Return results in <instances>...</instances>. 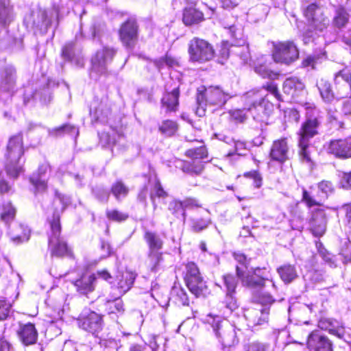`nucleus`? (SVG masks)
I'll list each match as a JSON object with an SVG mask.
<instances>
[{"instance_id":"obj_1","label":"nucleus","mask_w":351,"mask_h":351,"mask_svg":"<svg viewBox=\"0 0 351 351\" xmlns=\"http://www.w3.org/2000/svg\"><path fill=\"white\" fill-rule=\"evenodd\" d=\"M231 97L229 93H226L218 86L202 85L197 88V113L199 116L204 115L207 106L221 108Z\"/></svg>"},{"instance_id":"obj_2","label":"nucleus","mask_w":351,"mask_h":351,"mask_svg":"<svg viewBox=\"0 0 351 351\" xmlns=\"http://www.w3.org/2000/svg\"><path fill=\"white\" fill-rule=\"evenodd\" d=\"M308 29L303 32L304 38H310L314 32H322L329 25V19L323 7L317 2L311 3L302 9Z\"/></svg>"},{"instance_id":"obj_3","label":"nucleus","mask_w":351,"mask_h":351,"mask_svg":"<svg viewBox=\"0 0 351 351\" xmlns=\"http://www.w3.org/2000/svg\"><path fill=\"white\" fill-rule=\"evenodd\" d=\"M182 278L189 291L197 298H206L210 290L197 264L187 261L183 264Z\"/></svg>"},{"instance_id":"obj_4","label":"nucleus","mask_w":351,"mask_h":351,"mask_svg":"<svg viewBox=\"0 0 351 351\" xmlns=\"http://www.w3.org/2000/svg\"><path fill=\"white\" fill-rule=\"evenodd\" d=\"M140 26L135 16H129L120 25L117 35L121 45L126 49L133 50L138 43Z\"/></svg>"},{"instance_id":"obj_5","label":"nucleus","mask_w":351,"mask_h":351,"mask_svg":"<svg viewBox=\"0 0 351 351\" xmlns=\"http://www.w3.org/2000/svg\"><path fill=\"white\" fill-rule=\"evenodd\" d=\"M272 46L271 57L276 63L290 65L299 58V49L292 40L273 42Z\"/></svg>"},{"instance_id":"obj_6","label":"nucleus","mask_w":351,"mask_h":351,"mask_svg":"<svg viewBox=\"0 0 351 351\" xmlns=\"http://www.w3.org/2000/svg\"><path fill=\"white\" fill-rule=\"evenodd\" d=\"M188 53L191 62L199 63L211 60L215 54L212 44L199 37H193L189 41Z\"/></svg>"},{"instance_id":"obj_7","label":"nucleus","mask_w":351,"mask_h":351,"mask_svg":"<svg viewBox=\"0 0 351 351\" xmlns=\"http://www.w3.org/2000/svg\"><path fill=\"white\" fill-rule=\"evenodd\" d=\"M322 123L323 118L319 112L311 109L306 112L304 119L297 132L298 138L310 141L320 134Z\"/></svg>"},{"instance_id":"obj_8","label":"nucleus","mask_w":351,"mask_h":351,"mask_svg":"<svg viewBox=\"0 0 351 351\" xmlns=\"http://www.w3.org/2000/svg\"><path fill=\"white\" fill-rule=\"evenodd\" d=\"M117 53V50L111 47L104 46L97 50L91 57V71L96 73L98 77L106 75L108 70L106 64L112 61Z\"/></svg>"},{"instance_id":"obj_9","label":"nucleus","mask_w":351,"mask_h":351,"mask_svg":"<svg viewBox=\"0 0 351 351\" xmlns=\"http://www.w3.org/2000/svg\"><path fill=\"white\" fill-rule=\"evenodd\" d=\"M291 145L288 137L282 136L272 141L269 157L271 161L284 164L290 159Z\"/></svg>"},{"instance_id":"obj_10","label":"nucleus","mask_w":351,"mask_h":351,"mask_svg":"<svg viewBox=\"0 0 351 351\" xmlns=\"http://www.w3.org/2000/svg\"><path fill=\"white\" fill-rule=\"evenodd\" d=\"M77 320L80 328L95 336L103 328L102 315L93 311L81 313Z\"/></svg>"},{"instance_id":"obj_11","label":"nucleus","mask_w":351,"mask_h":351,"mask_svg":"<svg viewBox=\"0 0 351 351\" xmlns=\"http://www.w3.org/2000/svg\"><path fill=\"white\" fill-rule=\"evenodd\" d=\"M16 335L22 346L29 347L36 344L39 333L34 323L30 322L23 323L19 322H18Z\"/></svg>"},{"instance_id":"obj_12","label":"nucleus","mask_w":351,"mask_h":351,"mask_svg":"<svg viewBox=\"0 0 351 351\" xmlns=\"http://www.w3.org/2000/svg\"><path fill=\"white\" fill-rule=\"evenodd\" d=\"M238 277L232 274H226L223 275L222 279L226 287V295L223 303L226 308L231 311H234L238 308V300L236 296L237 287L238 285Z\"/></svg>"},{"instance_id":"obj_13","label":"nucleus","mask_w":351,"mask_h":351,"mask_svg":"<svg viewBox=\"0 0 351 351\" xmlns=\"http://www.w3.org/2000/svg\"><path fill=\"white\" fill-rule=\"evenodd\" d=\"M57 197L59 199V200L62 202V206L60 210L55 208L53 210L52 214L48 216L47 219V221L50 227V231L47 233V239L61 236V215L69 204L66 201L64 202V195L58 194L57 195Z\"/></svg>"},{"instance_id":"obj_14","label":"nucleus","mask_w":351,"mask_h":351,"mask_svg":"<svg viewBox=\"0 0 351 351\" xmlns=\"http://www.w3.org/2000/svg\"><path fill=\"white\" fill-rule=\"evenodd\" d=\"M328 153L339 159L351 158V139L349 138L330 140L327 145Z\"/></svg>"},{"instance_id":"obj_15","label":"nucleus","mask_w":351,"mask_h":351,"mask_svg":"<svg viewBox=\"0 0 351 351\" xmlns=\"http://www.w3.org/2000/svg\"><path fill=\"white\" fill-rule=\"evenodd\" d=\"M97 276L95 273L83 272L77 279L72 281L76 291L80 295L88 297L95 289Z\"/></svg>"},{"instance_id":"obj_16","label":"nucleus","mask_w":351,"mask_h":351,"mask_svg":"<svg viewBox=\"0 0 351 351\" xmlns=\"http://www.w3.org/2000/svg\"><path fill=\"white\" fill-rule=\"evenodd\" d=\"M306 346L310 351H333L330 340L317 330L308 335Z\"/></svg>"},{"instance_id":"obj_17","label":"nucleus","mask_w":351,"mask_h":351,"mask_svg":"<svg viewBox=\"0 0 351 351\" xmlns=\"http://www.w3.org/2000/svg\"><path fill=\"white\" fill-rule=\"evenodd\" d=\"M176 167L179 169L184 174L197 177L200 176L205 170L206 161H200L193 159H180L176 160Z\"/></svg>"},{"instance_id":"obj_18","label":"nucleus","mask_w":351,"mask_h":351,"mask_svg":"<svg viewBox=\"0 0 351 351\" xmlns=\"http://www.w3.org/2000/svg\"><path fill=\"white\" fill-rule=\"evenodd\" d=\"M219 342L223 348H230L238 342L237 332L234 326L228 322L221 324L219 329L215 332Z\"/></svg>"},{"instance_id":"obj_19","label":"nucleus","mask_w":351,"mask_h":351,"mask_svg":"<svg viewBox=\"0 0 351 351\" xmlns=\"http://www.w3.org/2000/svg\"><path fill=\"white\" fill-rule=\"evenodd\" d=\"M47 242L51 256L57 258L74 256L71 248L61 236L47 239Z\"/></svg>"},{"instance_id":"obj_20","label":"nucleus","mask_w":351,"mask_h":351,"mask_svg":"<svg viewBox=\"0 0 351 351\" xmlns=\"http://www.w3.org/2000/svg\"><path fill=\"white\" fill-rule=\"evenodd\" d=\"M272 62L271 60L267 57L262 56L257 58L254 66V70L256 74L263 79L277 80L281 75L280 72L271 69L270 66Z\"/></svg>"},{"instance_id":"obj_21","label":"nucleus","mask_w":351,"mask_h":351,"mask_svg":"<svg viewBox=\"0 0 351 351\" xmlns=\"http://www.w3.org/2000/svg\"><path fill=\"white\" fill-rule=\"evenodd\" d=\"M311 232L315 237H322L326 230V215L324 209L317 208L313 211L310 221Z\"/></svg>"},{"instance_id":"obj_22","label":"nucleus","mask_w":351,"mask_h":351,"mask_svg":"<svg viewBox=\"0 0 351 351\" xmlns=\"http://www.w3.org/2000/svg\"><path fill=\"white\" fill-rule=\"evenodd\" d=\"M268 106L269 101L265 97H261L258 100L252 102L246 110L250 112L255 121L266 123L269 114Z\"/></svg>"},{"instance_id":"obj_23","label":"nucleus","mask_w":351,"mask_h":351,"mask_svg":"<svg viewBox=\"0 0 351 351\" xmlns=\"http://www.w3.org/2000/svg\"><path fill=\"white\" fill-rule=\"evenodd\" d=\"M282 91L296 100L305 91V85L296 77H287L282 84Z\"/></svg>"},{"instance_id":"obj_24","label":"nucleus","mask_w":351,"mask_h":351,"mask_svg":"<svg viewBox=\"0 0 351 351\" xmlns=\"http://www.w3.org/2000/svg\"><path fill=\"white\" fill-rule=\"evenodd\" d=\"M180 95V87L177 86L171 91H165L160 99L162 108L166 112H175L179 107V98Z\"/></svg>"},{"instance_id":"obj_25","label":"nucleus","mask_w":351,"mask_h":351,"mask_svg":"<svg viewBox=\"0 0 351 351\" xmlns=\"http://www.w3.org/2000/svg\"><path fill=\"white\" fill-rule=\"evenodd\" d=\"M318 327L339 339L343 338L345 335L343 324L333 318L321 317L318 321Z\"/></svg>"},{"instance_id":"obj_26","label":"nucleus","mask_w":351,"mask_h":351,"mask_svg":"<svg viewBox=\"0 0 351 351\" xmlns=\"http://www.w3.org/2000/svg\"><path fill=\"white\" fill-rule=\"evenodd\" d=\"M335 84L337 95H347L348 90H351V71L345 67L338 71L335 75Z\"/></svg>"},{"instance_id":"obj_27","label":"nucleus","mask_w":351,"mask_h":351,"mask_svg":"<svg viewBox=\"0 0 351 351\" xmlns=\"http://www.w3.org/2000/svg\"><path fill=\"white\" fill-rule=\"evenodd\" d=\"M237 276L242 284L248 288H262L265 285L266 278L256 275H245L244 271L237 265L235 267Z\"/></svg>"},{"instance_id":"obj_28","label":"nucleus","mask_w":351,"mask_h":351,"mask_svg":"<svg viewBox=\"0 0 351 351\" xmlns=\"http://www.w3.org/2000/svg\"><path fill=\"white\" fill-rule=\"evenodd\" d=\"M350 16L348 10L343 5H339L334 10L332 19V27L335 29L341 30L350 23Z\"/></svg>"},{"instance_id":"obj_29","label":"nucleus","mask_w":351,"mask_h":351,"mask_svg":"<svg viewBox=\"0 0 351 351\" xmlns=\"http://www.w3.org/2000/svg\"><path fill=\"white\" fill-rule=\"evenodd\" d=\"M24 154L22 138L11 137L8 143L5 158L21 159Z\"/></svg>"},{"instance_id":"obj_30","label":"nucleus","mask_w":351,"mask_h":351,"mask_svg":"<svg viewBox=\"0 0 351 351\" xmlns=\"http://www.w3.org/2000/svg\"><path fill=\"white\" fill-rule=\"evenodd\" d=\"M204 21V13L194 7H187L182 12V22L186 26H192Z\"/></svg>"},{"instance_id":"obj_31","label":"nucleus","mask_w":351,"mask_h":351,"mask_svg":"<svg viewBox=\"0 0 351 351\" xmlns=\"http://www.w3.org/2000/svg\"><path fill=\"white\" fill-rule=\"evenodd\" d=\"M136 277V274L135 273L128 270H125L121 274L120 278L118 279L117 286L119 293L118 298L123 295L132 288Z\"/></svg>"},{"instance_id":"obj_32","label":"nucleus","mask_w":351,"mask_h":351,"mask_svg":"<svg viewBox=\"0 0 351 351\" xmlns=\"http://www.w3.org/2000/svg\"><path fill=\"white\" fill-rule=\"evenodd\" d=\"M317 86L319 89L322 98L326 102H331L336 97H344L343 93H341V95H337V93H335L332 88L330 83L324 78H321L317 81Z\"/></svg>"},{"instance_id":"obj_33","label":"nucleus","mask_w":351,"mask_h":351,"mask_svg":"<svg viewBox=\"0 0 351 351\" xmlns=\"http://www.w3.org/2000/svg\"><path fill=\"white\" fill-rule=\"evenodd\" d=\"M16 208L11 201L3 202L0 205V220L10 226L16 218Z\"/></svg>"},{"instance_id":"obj_34","label":"nucleus","mask_w":351,"mask_h":351,"mask_svg":"<svg viewBox=\"0 0 351 351\" xmlns=\"http://www.w3.org/2000/svg\"><path fill=\"white\" fill-rule=\"evenodd\" d=\"M143 239L147 246L148 251L162 250L163 248L164 241L156 231L146 230L143 234Z\"/></svg>"},{"instance_id":"obj_35","label":"nucleus","mask_w":351,"mask_h":351,"mask_svg":"<svg viewBox=\"0 0 351 351\" xmlns=\"http://www.w3.org/2000/svg\"><path fill=\"white\" fill-rule=\"evenodd\" d=\"M210 224L211 219L206 214L195 216L190 219V230L193 233L199 234L206 230Z\"/></svg>"},{"instance_id":"obj_36","label":"nucleus","mask_w":351,"mask_h":351,"mask_svg":"<svg viewBox=\"0 0 351 351\" xmlns=\"http://www.w3.org/2000/svg\"><path fill=\"white\" fill-rule=\"evenodd\" d=\"M4 170L8 177L16 180L24 171L23 165H20V159L5 158Z\"/></svg>"},{"instance_id":"obj_37","label":"nucleus","mask_w":351,"mask_h":351,"mask_svg":"<svg viewBox=\"0 0 351 351\" xmlns=\"http://www.w3.org/2000/svg\"><path fill=\"white\" fill-rule=\"evenodd\" d=\"M202 145L197 147H190L185 150L184 155L189 159L198 160L200 161H205L208 160L209 153L207 147L200 142Z\"/></svg>"},{"instance_id":"obj_38","label":"nucleus","mask_w":351,"mask_h":351,"mask_svg":"<svg viewBox=\"0 0 351 351\" xmlns=\"http://www.w3.org/2000/svg\"><path fill=\"white\" fill-rule=\"evenodd\" d=\"M164 262V252L162 250H150L147 254V265L152 271L156 272Z\"/></svg>"},{"instance_id":"obj_39","label":"nucleus","mask_w":351,"mask_h":351,"mask_svg":"<svg viewBox=\"0 0 351 351\" xmlns=\"http://www.w3.org/2000/svg\"><path fill=\"white\" fill-rule=\"evenodd\" d=\"M110 192L117 202H120L128 196L130 188L122 180L119 179L112 184Z\"/></svg>"},{"instance_id":"obj_40","label":"nucleus","mask_w":351,"mask_h":351,"mask_svg":"<svg viewBox=\"0 0 351 351\" xmlns=\"http://www.w3.org/2000/svg\"><path fill=\"white\" fill-rule=\"evenodd\" d=\"M277 272L280 279L286 284L291 282L298 277L295 267L289 263L278 267Z\"/></svg>"},{"instance_id":"obj_41","label":"nucleus","mask_w":351,"mask_h":351,"mask_svg":"<svg viewBox=\"0 0 351 351\" xmlns=\"http://www.w3.org/2000/svg\"><path fill=\"white\" fill-rule=\"evenodd\" d=\"M171 299L178 306H188L190 304L186 291L181 287H173Z\"/></svg>"},{"instance_id":"obj_42","label":"nucleus","mask_w":351,"mask_h":351,"mask_svg":"<svg viewBox=\"0 0 351 351\" xmlns=\"http://www.w3.org/2000/svg\"><path fill=\"white\" fill-rule=\"evenodd\" d=\"M154 65L159 70L165 66L168 68H175L180 66L178 58L167 52L163 56L154 59Z\"/></svg>"},{"instance_id":"obj_43","label":"nucleus","mask_w":351,"mask_h":351,"mask_svg":"<svg viewBox=\"0 0 351 351\" xmlns=\"http://www.w3.org/2000/svg\"><path fill=\"white\" fill-rule=\"evenodd\" d=\"M179 129L178 122L173 119L163 120L158 125V131L165 136H172L176 134Z\"/></svg>"},{"instance_id":"obj_44","label":"nucleus","mask_w":351,"mask_h":351,"mask_svg":"<svg viewBox=\"0 0 351 351\" xmlns=\"http://www.w3.org/2000/svg\"><path fill=\"white\" fill-rule=\"evenodd\" d=\"M29 182L33 186V193L35 195L46 193L48 191V182L38 178L37 176H30Z\"/></svg>"},{"instance_id":"obj_45","label":"nucleus","mask_w":351,"mask_h":351,"mask_svg":"<svg viewBox=\"0 0 351 351\" xmlns=\"http://www.w3.org/2000/svg\"><path fill=\"white\" fill-rule=\"evenodd\" d=\"M168 210L170 213L176 219L182 218L185 221L186 213L184 206L180 199H174L170 202Z\"/></svg>"},{"instance_id":"obj_46","label":"nucleus","mask_w":351,"mask_h":351,"mask_svg":"<svg viewBox=\"0 0 351 351\" xmlns=\"http://www.w3.org/2000/svg\"><path fill=\"white\" fill-rule=\"evenodd\" d=\"M324 200V199L321 195H319L318 193L313 195L306 189H303L302 191V201L305 203L308 208L315 206H321L323 205Z\"/></svg>"},{"instance_id":"obj_47","label":"nucleus","mask_w":351,"mask_h":351,"mask_svg":"<svg viewBox=\"0 0 351 351\" xmlns=\"http://www.w3.org/2000/svg\"><path fill=\"white\" fill-rule=\"evenodd\" d=\"M153 192L150 194L149 197L152 203L155 208L156 207V198H167L168 193L163 189L162 184L159 179L156 178L152 188Z\"/></svg>"},{"instance_id":"obj_48","label":"nucleus","mask_w":351,"mask_h":351,"mask_svg":"<svg viewBox=\"0 0 351 351\" xmlns=\"http://www.w3.org/2000/svg\"><path fill=\"white\" fill-rule=\"evenodd\" d=\"M226 29L232 39V45H237L245 41L242 29L237 27L235 25H230Z\"/></svg>"},{"instance_id":"obj_49","label":"nucleus","mask_w":351,"mask_h":351,"mask_svg":"<svg viewBox=\"0 0 351 351\" xmlns=\"http://www.w3.org/2000/svg\"><path fill=\"white\" fill-rule=\"evenodd\" d=\"M329 130L334 132H340L346 129L343 121L340 120L335 114H329L327 118Z\"/></svg>"},{"instance_id":"obj_50","label":"nucleus","mask_w":351,"mask_h":351,"mask_svg":"<svg viewBox=\"0 0 351 351\" xmlns=\"http://www.w3.org/2000/svg\"><path fill=\"white\" fill-rule=\"evenodd\" d=\"M120 136L118 133L110 134L109 132H103L99 135V141L103 146L110 147L112 150L113 147L117 144V138Z\"/></svg>"},{"instance_id":"obj_51","label":"nucleus","mask_w":351,"mask_h":351,"mask_svg":"<svg viewBox=\"0 0 351 351\" xmlns=\"http://www.w3.org/2000/svg\"><path fill=\"white\" fill-rule=\"evenodd\" d=\"M116 298L112 301L108 300L106 303V311L108 315L122 314L124 312L123 302L122 300Z\"/></svg>"},{"instance_id":"obj_52","label":"nucleus","mask_w":351,"mask_h":351,"mask_svg":"<svg viewBox=\"0 0 351 351\" xmlns=\"http://www.w3.org/2000/svg\"><path fill=\"white\" fill-rule=\"evenodd\" d=\"M245 108L231 109L228 112L229 121L233 123L239 124L244 123L247 119Z\"/></svg>"},{"instance_id":"obj_53","label":"nucleus","mask_w":351,"mask_h":351,"mask_svg":"<svg viewBox=\"0 0 351 351\" xmlns=\"http://www.w3.org/2000/svg\"><path fill=\"white\" fill-rule=\"evenodd\" d=\"M252 313L254 315L252 321L254 325H261L268 322L269 308H255L253 310Z\"/></svg>"},{"instance_id":"obj_54","label":"nucleus","mask_w":351,"mask_h":351,"mask_svg":"<svg viewBox=\"0 0 351 351\" xmlns=\"http://www.w3.org/2000/svg\"><path fill=\"white\" fill-rule=\"evenodd\" d=\"M236 46L237 50L235 53L241 59L242 64H247L251 60L249 45L245 41L243 43H240Z\"/></svg>"},{"instance_id":"obj_55","label":"nucleus","mask_w":351,"mask_h":351,"mask_svg":"<svg viewBox=\"0 0 351 351\" xmlns=\"http://www.w3.org/2000/svg\"><path fill=\"white\" fill-rule=\"evenodd\" d=\"M106 217L110 221L122 223L128 219L129 215L118 209H111L106 211Z\"/></svg>"},{"instance_id":"obj_56","label":"nucleus","mask_w":351,"mask_h":351,"mask_svg":"<svg viewBox=\"0 0 351 351\" xmlns=\"http://www.w3.org/2000/svg\"><path fill=\"white\" fill-rule=\"evenodd\" d=\"M274 80H270L267 82L262 85V89L265 90L269 94L272 95L277 101L282 102L284 101L283 97L280 92L278 84L274 82Z\"/></svg>"},{"instance_id":"obj_57","label":"nucleus","mask_w":351,"mask_h":351,"mask_svg":"<svg viewBox=\"0 0 351 351\" xmlns=\"http://www.w3.org/2000/svg\"><path fill=\"white\" fill-rule=\"evenodd\" d=\"M18 229L20 233L14 235L11 238L12 242L17 245L27 241L30 238L31 233L30 230L23 225H19Z\"/></svg>"},{"instance_id":"obj_58","label":"nucleus","mask_w":351,"mask_h":351,"mask_svg":"<svg viewBox=\"0 0 351 351\" xmlns=\"http://www.w3.org/2000/svg\"><path fill=\"white\" fill-rule=\"evenodd\" d=\"M310 141L298 138V146L300 149L299 155L302 160L306 162H311L312 160L308 151Z\"/></svg>"},{"instance_id":"obj_59","label":"nucleus","mask_w":351,"mask_h":351,"mask_svg":"<svg viewBox=\"0 0 351 351\" xmlns=\"http://www.w3.org/2000/svg\"><path fill=\"white\" fill-rule=\"evenodd\" d=\"M75 46L74 42H68L63 45L61 49V56L64 60L69 62L73 60L75 56Z\"/></svg>"},{"instance_id":"obj_60","label":"nucleus","mask_w":351,"mask_h":351,"mask_svg":"<svg viewBox=\"0 0 351 351\" xmlns=\"http://www.w3.org/2000/svg\"><path fill=\"white\" fill-rule=\"evenodd\" d=\"M75 127L73 125L66 123L58 127H56L49 130V134L54 137H58L66 133H71L74 131Z\"/></svg>"},{"instance_id":"obj_61","label":"nucleus","mask_w":351,"mask_h":351,"mask_svg":"<svg viewBox=\"0 0 351 351\" xmlns=\"http://www.w3.org/2000/svg\"><path fill=\"white\" fill-rule=\"evenodd\" d=\"M204 324L209 326L215 332L219 328L221 324H223L225 322L223 321L221 317L218 315H213L211 314H208L206 316L203 321Z\"/></svg>"},{"instance_id":"obj_62","label":"nucleus","mask_w":351,"mask_h":351,"mask_svg":"<svg viewBox=\"0 0 351 351\" xmlns=\"http://www.w3.org/2000/svg\"><path fill=\"white\" fill-rule=\"evenodd\" d=\"M232 257L239 264V267L243 269H247L251 261V258L247 256L240 251H235L232 252Z\"/></svg>"},{"instance_id":"obj_63","label":"nucleus","mask_w":351,"mask_h":351,"mask_svg":"<svg viewBox=\"0 0 351 351\" xmlns=\"http://www.w3.org/2000/svg\"><path fill=\"white\" fill-rule=\"evenodd\" d=\"M243 176L246 178L253 180L254 186L256 188H260L262 185L263 178L258 170H252L245 172Z\"/></svg>"},{"instance_id":"obj_64","label":"nucleus","mask_w":351,"mask_h":351,"mask_svg":"<svg viewBox=\"0 0 351 351\" xmlns=\"http://www.w3.org/2000/svg\"><path fill=\"white\" fill-rule=\"evenodd\" d=\"M245 351H269V345L258 341L248 343L245 346Z\"/></svg>"}]
</instances>
